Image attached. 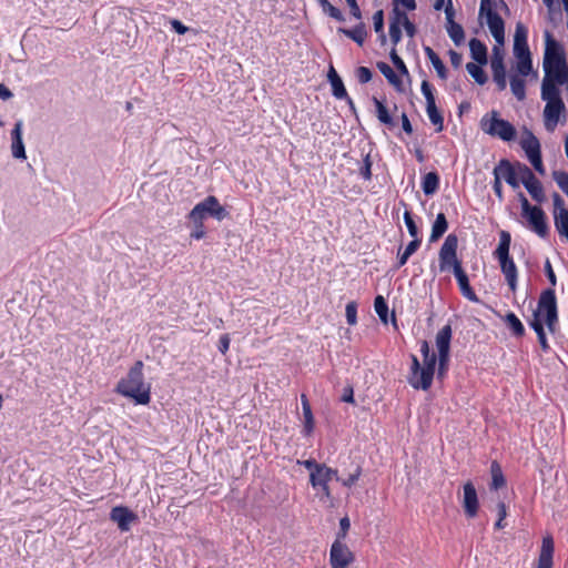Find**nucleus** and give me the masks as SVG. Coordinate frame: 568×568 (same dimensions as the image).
Segmentation results:
<instances>
[{
	"label": "nucleus",
	"instance_id": "nucleus-1",
	"mask_svg": "<svg viewBox=\"0 0 568 568\" xmlns=\"http://www.w3.org/2000/svg\"><path fill=\"white\" fill-rule=\"evenodd\" d=\"M542 69L545 74L541 89L559 90V85L568 83V63L565 50L549 31L545 32Z\"/></svg>",
	"mask_w": 568,
	"mask_h": 568
},
{
	"label": "nucleus",
	"instance_id": "nucleus-2",
	"mask_svg": "<svg viewBox=\"0 0 568 568\" xmlns=\"http://www.w3.org/2000/svg\"><path fill=\"white\" fill-rule=\"evenodd\" d=\"M143 369V362L136 361L115 384L114 392L134 405L146 406L151 403V384L145 381Z\"/></svg>",
	"mask_w": 568,
	"mask_h": 568
},
{
	"label": "nucleus",
	"instance_id": "nucleus-3",
	"mask_svg": "<svg viewBox=\"0 0 568 568\" xmlns=\"http://www.w3.org/2000/svg\"><path fill=\"white\" fill-rule=\"evenodd\" d=\"M310 471V484L315 490V498L323 504L334 506V497L329 488L332 479L339 480L337 470L328 467L326 464L317 463L315 459L297 460Z\"/></svg>",
	"mask_w": 568,
	"mask_h": 568
},
{
	"label": "nucleus",
	"instance_id": "nucleus-4",
	"mask_svg": "<svg viewBox=\"0 0 568 568\" xmlns=\"http://www.w3.org/2000/svg\"><path fill=\"white\" fill-rule=\"evenodd\" d=\"M420 353L423 355L422 363L417 356L412 355V366L407 379L413 388L427 390L433 383L437 357L435 353L430 352L427 341L420 343Z\"/></svg>",
	"mask_w": 568,
	"mask_h": 568
},
{
	"label": "nucleus",
	"instance_id": "nucleus-5",
	"mask_svg": "<svg viewBox=\"0 0 568 568\" xmlns=\"http://www.w3.org/2000/svg\"><path fill=\"white\" fill-rule=\"evenodd\" d=\"M541 99L546 102L542 118L548 132H554L559 123L566 121V106L560 95V90L541 89Z\"/></svg>",
	"mask_w": 568,
	"mask_h": 568
},
{
	"label": "nucleus",
	"instance_id": "nucleus-6",
	"mask_svg": "<svg viewBox=\"0 0 568 568\" xmlns=\"http://www.w3.org/2000/svg\"><path fill=\"white\" fill-rule=\"evenodd\" d=\"M509 247L510 234L507 231H501L495 255L499 261L501 272L505 275L509 288L515 292L517 288V267L509 256Z\"/></svg>",
	"mask_w": 568,
	"mask_h": 568
},
{
	"label": "nucleus",
	"instance_id": "nucleus-7",
	"mask_svg": "<svg viewBox=\"0 0 568 568\" xmlns=\"http://www.w3.org/2000/svg\"><path fill=\"white\" fill-rule=\"evenodd\" d=\"M558 321L557 301L555 292L547 290L541 293L538 302L537 310L534 312V320L531 323L539 322L545 324L549 332L554 333Z\"/></svg>",
	"mask_w": 568,
	"mask_h": 568
},
{
	"label": "nucleus",
	"instance_id": "nucleus-8",
	"mask_svg": "<svg viewBox=\"0 0 568 568\" xmlns=\"http://www.w3.org/2000/svg\"><path fill=\"white\" fill-rule=\"evenodd\" d=\"M480 129L486 134L499 138L503 141H513L516 138L515 126L501 119L497 111H491L481 118Z\"/></svg>",
	"mask_w": 568,
	"mask_h": 568
},
{
	"label": "nucleus",
	"instance_id": "nucleus-9",
	"mask_svg": "<svg viewBox=\"0 0 568 568\" xmlns=\"http://www.w3.org/2000/svg\"><path fill=\"white\" fill-rule=\"evenodd\" d=\"M189 215L203 222L209 216L221 222L224 219L229 217V212L220 203L216 196L209 195L204 200L195 204L194 207L189 212Z\"/></svg>",
	"mask_w": 568,
	"mask_h": 568
},
{
	"label": "nucleus",
	"instance_id": "nucleus-10",
	"mask_svg": "<svg viewBox=\"0 0 568 568\" xmlns=\"http://www.w3.org/2000/svg\"><path fill=\"white\" fill-rule=\"evenodd\" d=\"M458 239L454 234H449L439 250V270L442 272L458 270L462 263L457 257Z\"/></svg>",
	"mask_w": 568,
	"mask_h": 568
},
{
	"label": "nucleus",
	"instance_id": "nucleus-11",
	"mask_svg": "<svg viewBox=\"0 0 568 568\" xmlns=\"http://www.w3.org/2000/svg\"><path fill=\"white\" fill-rule=\"evenodd\" d=\"M520 145L525 151L534 169L541 175L545 174V168L541 160L540 143L538 139L528 129L523 130Z\"/></svg>",
	"mask_w": 568,
	"mask_h": 568
},
{
	"label": "nucleus",
	"instance_id": "nucleus-12",
	"mask_svg": "<svg viewBox=\"0 0 568 568\" xmlns=\"http://www.w3.org/2000/svg\"><path fill=\"white\" fill-rule=\"evenodd\" d=\"M355 554L345 541L335 539L329 548L331 568H349L355 562Z\"/></svg>",
	"mask_w": 568,
	"mask_h": 568
},
{
	"label": "nucleus",
	"instance_id": "nucleus-13",
	"mask_svg": "<svg viewBox=\"0 0 568 568\" xmlns=\"http://www.w3.org/2000/svg\"><path fill=\"white\" fill-rule=\"evenodd\" d=\"M452 339V327L445 325L438 331L435 338L436 348L438 352V375L443 376L447 369L449 361V349Z\"/></svg>",
	"mask_w": 568,
	"mask_h": 568
},
{
	"label": "nucleus",
	"instance_id": "nucleus-14",
	"mask_svg": "<svg viewBox=\"0 0 568 568\" xmlns=\"http://www.w3.org/2000/svg\"><path fill=\"white\" fill-rule=\"evenodd\" d=\"M521 169H529L527 165L521 163L510 164L507 160H501L497 165V174L513 187L518 189L521 183Z\"/></svg>",
	"mask_w": 568,
	"mask_h": 568
},
{
	"label": "nucleus",
	"instance_id": "nucleus-15",
	"mask_svg": "<svg viewBox=\"0 0 568 568\" xmlns=\"http://www.w3.org/2000/svg\"><path fill=\"white\" fill-rule=\"evenodd\" d=\"M462 503L467 517L474 518L477 516L479 501L476 488L471 481H467L463 486Z\"/></svg>",
	"mask_w": 568,
	"mask_h": 568
},
{
	"label": "nucleus",
	"instance_id": "nucleus-16",
	"mask_svg": "<svg viewBox=\"0 0 568 568\" xmlns=\"http://www.w3.org/2000/svg\"><path fill=\"white\" fill-rule=\"evenodd\" d=\"M521 183L528 191V193L531 195V197L537 202H544L545 201V193L541 183L539 180L534 175L530 169H521Z\"/></svg>",
	"mask_w": 568,
	"mask_h": 568
},
{
	"label": "nucleus",
	"instance_id": "nucleus-17",
	"mask_svg": "<svg viewBox=\"0 0 568 568\" xmlns=\"http://www.w3.org/2000/svg\"><path fill=\"white\" fill-rule=\"evenodd\" d=\"M136 518V515L124 506L113 507L110 513V519L118 525L121 531H128Z\"/></svg>",
	"mask_w": 568,
	"mask_h": 568
},
{
	"label": "nucleus",
	"instance_id": "nucleus-18",
	"mask_svg": "<svg viewBox=\"0 0 568 568\" xmlns=\"http://www.w3.org/2000/svg\"><path fill=\"white\" fill-rule=\"evenodd\" d=\"M555 545L551 535L547 534L542 537L541 547L537 560L536 568L554 567Z\"/></svg>",
	"mask_w": 568,
	"mask_h": 568
},
{
	"label": "nucleus",
	"instance_id": "nucleus-19",
	"mask_svg": "<svg viewBox=\"0 0 568 568\" xmlns=\"http://www.w3.org/2000/svg\"><path fill=\"white\" fill-rule=\"evenodd\" d=\"M484 16L486 17L487 26H488L490 33L494 37L495 41L499 45H503L504 40H505V30H504L503 19L491 8H488L486 14H484Z\"/></svg>",
	"mask_w": 568,
	"mask_h": 568
},
{
	"label": "nucleus",
	"instance_id": "nucleus-20",
	"mask_svg": "<svg viewBox=\"0 0 568 568\" xmlns=\"http://www.w3.org/2000/svg\"><path fill=\"white\" fill-rule=\"evenodd\" d=\"M530 225V227L540 236L545 237L548 233V225L546 222V214L539 207L535 206L532 211L524 215Z\"/></svg>",
	"mask_w": 568,
	"mask_h": 568
},
{
	"label": "nucleus",
	"instance_id": "nucleus-21",
	"mask_svg": "<svg viewBox=\"0 0 568 568\" xmlns=\"http://www.w3.org/2000/svg\"><path fill=\"white\" fill-rule=\"evenodd\" d=\"M514 55L517 60L513 67V70L516 72L515 74L521 77H528L529 74H532L534 78H537V73L532 70L530 50H526L523 53L517 51L514 52Z\"/></svg>",
	"mask_w": 568,
	"mask_h": 568
},
{
	"label": "nucleus",
	"instance_id": "nucleus-22",
	"mask_svg": "<svg viewBox=\"0 0 568 568\" xmlns=\"http://www.w3.org/2000/svg\"><path fill=\"white\" fill-rule=\"evenodd\" d=\"M11 138H12V144H11L12 156L16 159L24 160L27 156H26L24 144L22 141V121H18L14 124V128L11 132Z\"/></svg>",
	"mask_w": 568,
	"mask_h": 568
},
{
	"label": "nucleus",
	"instance_id": "nucleus-23",
	"mask_svg": "<svg viewBox=\"0 0 568 568\" xmlns=\"http://www.w3.org/2000/svg\"><path fill=\"white\" fill-rule=\"evenodd\" d=\"M302 410H303V428L302 433L305 437H311L315 428V418L312 413L311 405L305 395L301 396Z\"/></svg>",
	"mask_w": 568,
	"mask_h": 568
},
{
	"label": "nucleus",
	"instance_id": "nucleus-24",
	"mask_svg": "<svg viewBox=\"0 0 568 568\" xmlns=\"http://www.w3.org/2000/svg\"><path fill=\"white\" fill-rule=\"evenodd\" d=\"M454 275L458 282V285H459V288H460L463 295L471 302H478V297L475 294V292L471 290L469 282H468V276L464 272L463 267L455 270Z\"/></svg>",
	"mask_w": 568,
	"mask_h": 568
},
{
	"label": "nucleus",
	"instance_id": "nucleus-25",
	"mask_svg": "<svg viewBox=\"0 0 568 568\" xmlns=\"http://www.w3.org/2000/svg\"><path fill=\"white\" fill-rule=\"evenodd\" d=\"M469 49L471 58L480 65L487 63V49L486 45L478 39H471L469 41Z\"/></svg>",
	"mask_w": 568,
	"mask_h": 568
},
{
	"label": "nucleus",
	"instance_id": "nucleus-26",
	"mask_svg": "<svg viewBox=\"0 0 568 568\" xmlns=\"http://www.w3.org/2000/svg\"><path fill=\"white\" fill-rule=\"evenodd\" d=\"M187 225L190 227V239L200 241L206 237V229L203 221L191 215H186Z\"/></svg>",
	"mask_w": 568,
	"mask_h": 568
},
{
	"label": "nucleus",
	"instance_id": "nucleus-27",
	"mask_svg": "<svg viewBox=\"0 0 568 568\" xmlns=\"http://www.w3.org/2000/svg\"><path fill=\"white\" fill-rule=\"evenodd\" d=\"M529 50L527 44V30L521 23H517L514 36V52L520 51L521 53Z\"/></svg>",
	"mask_w": 568,
	"mask_h": 568
},
{
	"label": "nucleus",
	"instance_id": "nucleus-28",
	"mask_svg": "<svg viewBox=\"0 0 568 568\" xmlns=\"http://www.w3.org/2000/svg\"><path fill=\"white\" fill-rule=\"evenodd\" d=\"M448 223L444 213H438L432 227L430 242L437 241L447 231Z\"/></svg>",
	"mask_w": 568,
	"mask_h": 568
},
{
	"label": "nucleus",
	"instance_id": "nucleus-29",
	"mask_svg": "<svg viewBox=\"0 0 568 568\" xmlns=\"http://www.w3.org/2000/svg\"><path fill=\"white\" fill-rule=\"evenodd\" d=\"M338 31L344 33L346 37H348L353 41H355L361 47L364 44V41L367 37V32H366L365 26L363 23H359L357 27H355L352 30L341 28Z\"/></svg>",
	"mask_w": 568,
	"mask_h": 568
},
{
	"label": "nucleus",
	"instance_id": "nucleus-30",
	"mask_svg": "<svg viewBox=\"0 0 568 568\" xmlns=\"http://www.w3.org/2000/svg\"><path fill=\"white\" fill-rule=\"evenodd\" d=\"M490 475H491V489H499L506 485V479L503 474L500 465L494 460L490 465Z\"/></svg>",
	"mask_w": 568,
	"mask_h": 568
},
{
	"label": "nucleus",
	"instance_id": "nucleus-31",
	"mask_svg": "<svg viewBox=\"0 0 568 568\" xmlns=\"http://www.w3.org/2000/svg\"><path fill=\"white\" fill-rule=\"evenodd\" d=\"M525 77L513 74L510 78V90L513 94L519 100H524L526 98V81Z\"/></svg>",
	"mask_w": 568,
	"mask_h": 568
},
{
	"label": "nucleus",
	"instance_id": "nucleus-32",
	"mask_svg": "<svg viewBox=\"0 0 568 568\" xmlns=\"http://www.w3.org/2000/svg\"><path fill=\"white\" fill-rule=\"evenodd\" d=\"M373 101L376 106V116L379 122L388 126H394L393 118L390 116L386 105L376 98H374Z\"/></svg>",
	"mask_w": 568,
	"mask_h": 568
},
{
	"label": "nucleus",
	"instance_id": "nucleus-33",
	"mask_svg": "<svg viewBox=\"0 0 568 568\" xmlns=\"http://www.w3.org/2000/svg\"><path fill=\"white\" fill-rule=\"evenodd\" d=\"M439 178L435 172H429L424 176L423 191L426 195L434 194L438 189Z\"/></svg>",
	"mask_w": 568,
	"mask_h": 568
},
{
	"label": "nucleus",
	"instance_id": "nucleus-34",
	"mask_svg": "<svg viewBox=\"0 0 568 568\" xmlns=\"http://www.w3.org/2000/svg\"><path fill=\"white\" fill-rule=\"evenodd\" d=\"M377 67L381 73L389 81L390 84H393L396 89L402 90V81L387 63L379 62Z\"/></svg>",
	"mask_w": 568,
	"mask_h": 568
},
{
	"label": "nucleus",
	"instance_id": "nucleus-35",
	"mask_svg": "<svg viewBox=\"0 0 568 568\" xmlns=\"http://www.w3.org/2000/svg\"><path fill=\"white\" fill-rule=\"evenodd\" d=\"M466 70L478 84L483 85L484 83H486L487 77L484 70L481 69L480 64L469 62L466 64Z\"/></svg>",
	"mask_w": 568,
	"mask_h": 568
},
{
	"label": "nucleus",
	"instance_id": "nucleus-36",
	"mask_svg": "<svg viewBox=\"0 0 568 568\" xmlns=\"http://www.w3.org/2000/svg\"><path fill=\"white\" fill-rule=\"evenodd\" d=\"M425 52H426L428 59L430 60L434 69L436 70L437 74L442 79H445L446 78V69H445V65H444L443 61L439 59V57L429 47H427L425 49Z\"/></svg>",
	"mask_w": 568,
	"mask_h": 568
},
{
	"label": "nucleus",
	"instance_id": "nucleus-37",
	"mask_svg": "<svg viewBox=\"0 0 568 568\" xmlns=\"http://www.w3.org/2000/svg\"><path fill=\"white\" fill-rule=\"evenodd\" d=\"M394 18L389 24V37L392 42L396 45L400 41L402 37V24L398 22L397 9L394 10Z\"/></svg>",
	"mask_w": 568,
	"mask_h": 568
},
{
	"label": "nucleus",
	"instance_id": "nucleus-38",
	"mask_svg": "<svg viewBox=\"0 0 568 568\" xmlns=\"http://www.w3.org/2000/svg\"><path fill=\"white\" fill-rule=\"evenodd\" d=\"M447 32L456 45H459L465 39L463 27L456 22L447 24Z\"/></svg>",
	"mask_w": 568,
	"mask_h": 568
},
{
	"label": "nucleus",
	"instance_id": "nucleus-39",
	"mask_svg": "<svg viewBox=\"0 0 568 568\" xmlns=\"http://www.w3.org/2000/svg\"><path fill=\"white\" fill-rule=\"evenodd\" d=\"M426 111L430 122L437 126V132H440L443 130L444 120L439 111L437 110L436 103L434 102L432 104H427Z\"/></svg>",
	"mask_w": 568,
	"mask_h": 568
},
{
	"label": "nucleus",
	"instance_id": "nucleus-40",
	"mask_svg": "<svg viewBox=\"0 0 568 568\" xmlns=\"http://www.w3.org/2000/svg\"><path fill=\"white\" fill-rule=\"evenodd\" d=\"M558 233L568 241V211H561L559 216L554 217Z\"/></svg>",
	"mask_w": 568,
	"mask_h": 568
},
{
	"label": "nucleus",
	"instance_id": "nucleus-41",
	"mask_svg": "<svg viewBox=\"0 0 568 568\" xmlns=\"http://www.w3.org/2000/svg\"><path fill=\"white\" fill-rule=\"evenodd\" d=\"M374 308L378 317L384 324L388 323V307L383 296L378 295L374 302Z\"/></svg>",
	"mask_w": 568,
	"mask_h": 568
},
{
	"label": "nucleus",
	"instance_id": "nucleus-42",
	"mask_svg": "<svg viewBox=\"0 0 568 568\" xmlns=\"http://www.w3.org/2000/svg\"><path fill=\"white\" fill-rule=\"evenodd\" d=\"M318 3L321 6L322 10L325 13H327L328 16H331L332 18H334L338 21L344 20L342 12L337 8H335L328 0H318Z\"/></svg>",
	"mask_w": 568,
	"mask_h": 568
},
{
	"label": "nucleus",
	"instance_id": "nucleus-43",
	"mask_svg": "<svg viewBox=\"0 0 568 568\" xmlns=\"http://www.w3.org/2000/svg\"><path fill=\"white\" fill-rule=\"evenodd\" d=\"M490 68L493 71L494 80L499 79V77L506 78V71H505L503 58H491Z\"/></svg>",
	"mask_w": 568,
	"mask_h": 568
},
{
	"label": "nucleus",
	"instance_id": "nucleus-44",
	"mask_svg": "<svg viewBox=\"0 0 568 568\" xmlns=\"http://www.w3.org/2000/svg\"><path fill=\"white\" fill-rule=\"evenodd\" d=\"M551 175L559 189L568 196V173L564 171H554Z\"/></svg>",
	"mask_w": 568,
	"mask_h": 568
},
{
	"label": "nucleus",
	"instance_id": "nucleus-45",
	"mask_svg": "<svg viewBox=\"0 0 568 568\" xmlns=\"http://www.w3.org/2000/svg\"><path fill=\"white\" fill-rule=\"evenodd\" d=\"M418 245L419 241L415 239L406 246L405 251L398 255L399 266H403L407 262L408 257L416 252Z\"/></svg>",
	"mask_w": 568,
	"mask_h": 568
},
{
	"label": "nucleus",
	"instance_id": "nucleus-46",
	"mask_svg": "<svg viewBox=\"0 0 568 568\" xmlns=\"http://www.w3.org/2000/svg\"><path fill=\"white\" fill-rule=\"evenodd\" d=\"M397 14H398V22H400V24L405 29L407 36L409 38H413L416 32L415 26L409 21L408 17L405 12L397 10Z\"/></svg>",
	"mask_w": 568,
	"mask_h": 568
},
{
	"label": "nucleus",
	"instance_id": "nucleus-47",
	"mask_svg": "<svg viewBox=\"0 0 568 568\" xmlns=\"http://www.w3.org/2000/svg\"><path fill=\"white\" fill-rule=\"evenodd\" d=\"M506 323L514 331L516 335H523L524 326L518 317L514 313H509L506 315Z\"/></svg>",
	"mask_w": 568,
	"mask_h": 568
},
{
	"label": "nucleus",
	"instance_id": "nucleus-48",
	"mask_svg": "<svg viewBox=\"0 0 568 568\" xmlns=\"http://www.w3.org/2000/svg\"><path fill=\"white\" fill-rule=\"evenodd\" d=\"M346 321L351 326L357 323V306L355 302H349L345 307Z\"/></svg>",
	"mask_w": 568,
	"mask_h": 568
},
{
	"label": "nucleus",
	"instance_id": "nucleus-49",
	"mask_svg": "<svg viewBox=\"0 0 568 568\" xmlns=\"http://www.w3.org/2000/svg\"><path fill=\"white\" fill-rule=\"evenodd\" d=\"M333 95L337 99H343L347 95L344 83L341 78L334 79L331 82Z\"/></svg>",
	"mask_w": 568,
	"mask_h": 568
},
{
	"label": "nucleus",
	"instance_id": "nucleus-50",
	"mask_svg": "<svg viewBox=\"0 0 568 568\" xmlns=\"http://www.w3.org/2000/svg\"><path fill=\"white\" fill-rule=\"evenodd\" d=\"M498 520L495 523V528L500 530L505 528V518L507 517V508L504 501L497 504Z\"/></svg>",
	"mask_w": 568,
	"mask_h": 568
},
{
	"label": "nucleus",
	"instance_id": "nucleus-51",
	"mask_svg": "<svg viewBox=\"0 0 568 568\" xmlns=\"http://www.w3.org/2000/svg\"><path fill=\"white\" fill-rule=\"evenodd\" d=\"M351 527V521L348 517H343L339 520V531L337 532V536L335 539H341L342 541H345L348 530Z\"/></svg>",
	"mask_w": 568,
	"mask_h": 568
},
{
	"label": "nucleus",
	"instance_id": "nucleus-52",
	"mask_svg": "<svg viewBox=\"0 0 568 568\" xmlns=\"http://www.w3.org/2000/svg\"><path fill=\"white\" fill-rule=\"evenodd\" d=\"M531 327L534 328V331L538 335V339H539V343H540L541 347L544 349H547L548 345H547L546 335H545V331H544L542 324H539V322L531 323Z\"/></svg>",
	"mask_w": 568,
	"mask_h": 568
},
{
	"label": "nucleus",
	"instance_id": "nucleus-53",
	"mask_svg": "<svg viewBox=\"0 0 568 568\" xmlns=\"http://www.w3.org/2000/svg\"><path fill=\"white\" fill-rule=\"evenodd\" d=\"M552 201H554V209H555L554 210V217L555 216H559L561 211H568L565 207L564 199L558 193H554L552 194Z\"/></svg>",
	"mask_w": 568,
	"mask_h": 568
},
{
	"label": "nucleus",
	"instance_id": "nucleus-54",
	"mask_svg": "<svg viewBox=\"0 0 568 568\" xmlns=\"http://www.w3.org/2000/svg\"><path fill=\"white\" fill-rule=\"evenodd\" d=\"M362 469L361 467H356L354 473L349 474L347 478L342 479V484L345 487H352L361 477Z\"/></svg>",
	"mask_w": 568,
	"mask_h": 568
},
{
	"label": "nucleus",
	"instance_id": "nucleus-55",
	"mask_svg": "<svg viewBox=\"0 0 568 568\" xmlns=\"http://www.w3.org/2000/svg\"><path fill=\"white\" fill-rule=\"evenodd\" d=\"M390 59H392V62L395 64V67L403 73V74H407L408 71H407V68L404 63V61L400 59V57L397 54L396 50L393 49L390 51Z\"/></svg>",
	"mask_w": 568,
	"mask_h": 568
},
{
	"label": "nucleus",
	"instance_id": "nucleus-56",
	"mask_svg": "<svg viewBox=\"0 0 568 568\" xmlns=\"http://www.w3.org/2000/svg\"><path fill=\"white\" fill-rule=\"evenodd\" d=\"M420 89H422V92H423V94H424V97L426 99V105L434 103L435 102V97L433 94V91H432V88H430V84L428 83V81L424 80L422 82Z\"/></svg>",
	"mask_w": 568,
	"mask_h": 568
},
{
	"label": "nucleus",
	"instance_id": "nucleus-57",
	"mask_svg": "<svg viewBox=\"0 0 568 568\" xmlns=\"http://www.w3.org/2000/svg\"><path fill=\"white\" fill-rule=\"evenodd\" d=\"M373 24L375 32H382L384 29V13L383 10H378L373 16Z\"/></svg>",
	"mask_w": 568,
	"mask_h": 568
},
{
	"label": "nucleus",
	"instance_id": "nucleus-58",
	"mask_svg": "<svg viewBox=\"0 0 568 568\" xmlns=\"http://www.w3.org/2000/svg\"><path fill=\"white\" fill-rule=\"evenodd\" d=\"M356 75H357V79L361 83H367L372 80V72L368 68L366 67H359L357 70H356Z\"/></svg>",
	"mask_w": 568,
	"mask_h": 568
},
{
	"label": "nucleus",
	"instance_id": "nucleus-59",
	"mask_svg": "<svg viewBox=\"0 0 568 568\" xmlns=\"http://www.w3.org/2000/svg\"><path fill=\"white\" fill-rule=\"evenodd\" d=\"M404 221H405V224L408 229V233L413 236V237H416L417 236V226L414 222V220L412 219L410 214L408 211H406L404 213Z\"/></svg>",
	"mask_w": 568,
	"mask_h": 568
},
{
	"label": "nucleus",
	"instance_id": "nucleus-60",
	"mask_svg": "<svg viewBox=\"0 0 568 568\" xmlns=\"http://www.w3.org/2000/svg\"><path fill=\"white\" fill-rule=\"evenodd\" d=\"M494 176H495V181H494V191L496 193V195L498 196L499 200L503 199V192H501V180L503 176H499V174H497V166H495L494 169Z\"/></svg>",
	"mask_w": 568,
	"mask_h": 568
},
{
	"label": "nucleus",
	"instance_id": "nucleus-61",
	"mask_svg": "<svg viewBox=\"0 0 568 568\" xmlns=\"http://www.w3.org/2000/svg\"><path fill=\"white\" fill-rule=\"evenodd\" d=\"M171 27L179 34H185L189 31V28L185 27L180 20L173 19L171 20Z\"/></svg>",
	"mask_w": 568,
	"mask_h": 568
},
{
	"label": "nucleus",
	"instance_id": "nucleus-62",
	"mask_svg": "<svg viewBox=\"0 0 568 568\" xmlns=\"http://www.w3.org/2000/svg\"><path fill=\"white\" fill-rule=\"evenodd\" d=\"M518 196H519L520 204H521L523 215L529 213L530 211H532L535 209V206L529 204L527 197L523 193H519Z\"/></svg>",
	"mask_w": 568,
	"mask_h": 568
},
{
	"label": "nucleus",
	"instance_id": "nucleus-63",
	"mask_svg": "<svg viewBox=\"0 0 568 568\" xmlns=\"http://www.w3.org/2000/svg\"><path fill=\"white\" fill-rule=\"evenodd\" d=\"M346 2L349 6L353 17L356 18L357 20H359L362 18V13H361L359 7L357 4V1L356 0H346Z\"/></svg>",
	"mask_w": 568,
	"mask_h": 568
},
{
	"label": "nucleus",
	"instance_id": "nucleus-64",
	"mask_svg": "<svg viewBox=\"0 0 568 568\" xmlns=\"http://www.w3.org/2000/svg\"><path fill=\"white\" fill-rule=\"evenodd\" d=\"M449 57H450V62L455 67V68H458L460 67L462 64V54H459L458 52L454 51V50H450L449 51Z\"/></svg>",
	"mask_w": 568,
	"mask_h": 568
}]
</instances>
